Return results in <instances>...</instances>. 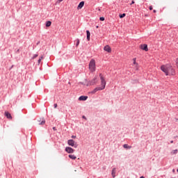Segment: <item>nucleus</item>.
Listing matches in <instances>:
<instances>
[{
  "label": "nucleus",
  "instance_id": "nucleus-20",
  "mask_svg": "<svg viewBox=\"0 0 178 178\" xmlns=\"http://www.w3.org/2000/svg\"><path fill=\"white\" fill-rule=\"evenodd\" d=\"M125 16H126V14H124V13L120 15V19H123V17H124Z\"/></svg>",
  "mask_w": 178,
  "mask_h": 178
},
{
  "label": "nucleus",
  "instance_id": "nucleus-23",
  "mask_svg": "<svg viewBox=\"0 0 178 178\" xmlns=\"http://www.w3.org/2000/svg\"><path fill=\"white\" fill-rule=\"evenodd\" d=\"M99 20H101V22H104V20H105V18L104 17H101L99 18Z\"/></svg>",
  "mask_w": 178,
  "mask_h": 178
},
{
  "label": "nucleus",
  "instance_id": "nucleus-28",
  "mask_svg": "<svg viewBox=\"0 0 178 178\" xmlns=\"http://www.w3.org/2000/svg\"><path fill=\"white\" fill-rule=\"evenodd\" d=\"M54 108H58V104H54Z\"/></svg>",
  "mask_w": 178,
  "mask_h": 178
},
{
  "label": "nucleus",
  "instance_id": "nucleus-18",
  "mask_svg": "<svg viewBox=\"0 0 178 178\" xmlns=\"http://www.w3.org/2000/svg\"><path fill=\"white\" fill-rule=\"evenodd\" d=\"M176 154H177V149H175L171 152V155H176Z\"/></svg>",
  "mask_w": 178,
  "mask_h": 178
},
{
  "label": "nucleus",
  "instance_id": "nucleus-17",
  "mask_svg": "<svg viewBox=\"0 0 178 178\" xmlns=\"http://www.w3.org/2000/svg\"><path fill=\"white\" fill-rule=\"evenodd\" d=\"M51 24H52V22L51 21H47L46 22V27H51Z\"/></svg>",
  "mask_w": 178,
  "mask_h": 178
},
{
  "label": "nucleus",
  "instance_id": "nucleus-5",
  "mask_svg": "<svg viewBox=\"0 0 178 178\" xmlns=\"http://www.w3.org/2000/svg\"><path fill=\"white\" fill-rule=\"evenodd\" d=\"M68 145H70L71 147H74V148H77V143L74 142V140L70 139L67 141Z\"/></svg>",
  "mask_w": 178,
  "mask_h": 178
},
{
  "label": "nucleus",
  "instance_id": "nucleus-30",
  "mask_svg": "<svg viewBox=\"0 0 178 178\" xmlns=\"http://www.w3.org/2000/svg\"><path fill=\"white\" fill-rule=\"evenodd\" d=\"M134 1H132V2H131V5H133V4H134Z\"/></svg>",
  "mask_w": 178,
  "mask_h": 178
},
{
  "label": "nucleus",
  "instance_id": "nucleus-26",
  "mask_svg": "<svg viewBox=\"0 0 178 178\" xmlns=\"http://www.w3.org/2000/svg\"><path fill=\"white\" fill-rule=\"evenodd\" d=\"M38 65H40V63H41V59H38Z\"/></svg>",
  "mask_w": 178,
  "mask_h": 178
},
{
  "label": "nucleus",
  "instance_id": "nucleus-8",
  "mask_svg": "<svg viewBox=\"0 0 178 178\" xmlns=\"http://www.w3.org/2000/svg\"><path fill=\"white\" fill-rule=\"evenodd\" d=\"M4 115H5V116L7 118V119H10V120H12V115L10 114L9 112L6 111V112L4 113Z\"/></svg>",
  "mask_w": 178,
  "mask_h": 178
},
{
  "label": "nucleus",
  "instance_id": "nucleus-36",
  "mask_svg": "<svg viewBox=\"0 0 178 178\" xmlns=\"http://www.w3.org/2000/svg\"><path fill=\"white\" fill-rule=\"evenodd\" d=\"M83 118H85L86 117L83 116Z\"/></svg>",
  "mask_w": 178,
  "mask_h": 178
},
{
  "label": "nucleus",
  "instance_id": "nucleus-9",
  "mask_svg": "<svg viewBox=\"0 0 178 178\" xmlns=\"http://www.w3.org/2000/svg\"><path fill=\"white\" fill-rule=\"evenodd\" d=\"M104 51L106 52H112V49H111V47L109 45H106L104 47Z\"/></svg>",
  "mask_w": 178,
  "mask_h": 178
},
{
  "label": "nucleus",
  "instance_id": "nucleus-1",
  "mask_svg": "<svg viewBox=\"0 0 178 178\" xmlns=\"http://www.w3.org/2000/svg\"><path fill=\"white\" fill-rule=\"evenodd\" d=\"M161 70L165 73V76H175L176 74V71L170 64L161 65Z\"/></svg>",
  "mask_w": 178,
  "mask_h": 178
},
{
  "label": "nucleus",
  "instance_id": "nucleus-29",
  "mask_svg": "<svg viewBox=\"0 0 178 178\" xmlns=\"http://www.w3.org/2000/svg\"><path fill=\"white\" fill-rule=\"evenodd\" d=\"M149 10H152V6H149Z\"/></svg>",
  "mask_w": 178,
  "mask_h": 178
},
{
  "label": "nucleus",
  "instance_id": "nucleus-21",
  "mask_svg": "<svg viewBox=\"0 0 178 178\" xmlns=\"http://www.w3.org/2000/svg\"><path fill=\"white\" fill-rule=\"evenodd\" d=\"M79 44H80V40L77 39L76 40V46L79 47Z\"/></svg>",
  "mask_w": 178,
  "mask_h": 178
},
{
  "label": "nucleus",
  "instance_id": "nucleus-2",
  "mask_svg": "<svg viewBox=\"0 0 178 178\" xmlns=\"http://www.w3.org/2000/svg\"><path fill=\"white\" fill-rule=\"evenodd\" d=\"M99 77L102 86L95 88L92 92H90V94H95L97 91L105 90V87L106 86V81H105V78L104 77V76H102V74H99Z\"/></svg>",
  "mask_w": 178,
  "mask_h": 178
},
{
  "label": "nucleus",
  "instance_id": "nucleus-15",
  "mask_svg": "<svg viewBox=\"0 0 178 178\" xmlns=\"http://www.w3.org/2000/svg\"><path fill=\"white\" fill-rule=\"evenodd\" d=\"M123 147H124V148H125L126 149H131V146H129V145H127V144H124V145H123Z\"/></svg>",
  "mask_w": 178,
  "mask_h": 178
},
{
  "label": "nucleus",
  "instance_id": "nucleus-13",
  "mask_svg": "<svg viewBox=\"0 0 178 178\" xmlns=\"http://www.w3.org/2000/svg\"><path fill=\"white\" fill-rule=\"evenodd\" d=\"M86 34H87V40L88 41H90V36L91 35V33H90V31H86Z\"/></svg>",
  "mask_w": 178,
  "mask_h": 178
},
{
  "label": "nucleus",
  "instance_id": "nucleus-12",
  "mask_svg": "<svg viewBox=\"0 0 178 178\" xmlns=\"http://www.w3.org/2000/svg\"><path fill=\"white\" fill-rule=\"evenodd\" d=\"M84 6V1H81L79 3L77 9H81Z\"/></svg>",
  "mask_w": 178,
  "mask_h": 178
},
{
  "label": "nucleus",
  "instance_id": "nucleus-10",
  "mask_svg": "<svg viewBox=\"0 0 178 178\" xmlns=\"http://www.w3.org/2000/svg\"><path fill=\"white\" fill-rule=\"evenodd\" d=\"M88 98V97L87 96H81L79 98V101H87V99Z\"/></svg>",
  "mask_w": 178,
  "mask_h": 178
},
{
  "label": "nucleus",
  "instance_id": "nucleus-7",
  "mask_svg": "<svg viewBox=\"0 0 178 178\" xmlns=\"http://www.w3.org/2000/svg\"><path fill=\"white\" fill-rule=\"evenodd\" d=\"M140 48L141 49H143V51H145L146 52L148 51V45H147L146 44H141Z\"/></svg>",
  "mask_w": 178,
  "mask_h": 178
},
{
  "label": "nucleus",
  "instance_id": "nucleus-6",
  "mask_svg": "<svg viewBox=\"0 0 178 178\" xmlns=\"http://www.w3.org/2000/svg\"><path fill=\"white\" fill-rule=\"evenodd\" d=\"M65 151L67 154H73V152H74V149L70 147H65Z\"/></svg>",
  "mask_w": 178,
  "mask_h": 178
},
{
  "label": "nucleus",
  "instance_id": "nucleus-22",
  "mask_svg": "<svg viewBox=\"0 0 178 178\" xmlns=\"http://www.w3.org/2000/svg\"><path fill=\"white\" fill-rule=\"evenodd\" d=\"M38 57V54H34L32 59H35V58Z\"/></svg>",
  "mask_w": 178,
  "mask_h": 178
},
{
  "label": "nucleus",
  "instance_id": "nucleus-33",
  "mask_svg": "<svg viewBox=\"0 0 178 178\" xmlns=\"http://www.w3.org/2000/svg\"><path fill=\"white\" fill-rule=\"evenodd\" d=\"M53 130L56 131V127H53Z\"/></svg>",
  "mask_w": 178,
  "mask_h": 178
},
{
  "label": "nucleus",
  "instance_id": "nucleus-14",
  "mask_svg": "<svg viewBox=\"0 0 178 178\" xmlns=\"http://www.w3.org/2000/svg\"><path fill=\"white\" fill-rule=\"evenodd\" d=\"M136 58H133L134 65H136V69H138V63H137V62H136Z\"/></svg>",
  "mask_w": 178,
  "mask_h": 178
},
{
  "label": "nucleus",
  "instance_id": "nucleus-31",
  "mask_svg": "<svg viewBox=\"0 0 178 178\" xmlns=\"http://www.w3.org/2000/svg\"><path fill=\"white\" fill-rule=\"evenodd\" d=\"M72 138H76V136H72Z\"/></svg>",
  "mask_w": 178,
  "mask_h": 178
},
{
  "label": "nucleus",
  "instance_id": "nucleus-3",
  "mask_svg": "<svg viewBox=\"0 0 178 178\" xmlns=\"http://www.w3.org/2000/svg\"><path fill=\"white\" fill-rule=\"evenodd\" d=\"M89 70L91 73H94L96 70L95 60L91 59L89 63Z\"/></svg>",
  "mask_w": 178,
  "mask_h": 178
},
{
  "label": "nucleus",
  "instance_id": "nucleus-27",
  "mask_svg": "<svg viewBox=\"0 0 178 178\" xmlns=\"http://www.w3.org/2000/svg\"><path fill=\"white\" fill-rule=\"evenodd\" d=\"M176 65H177V69H178V58H177V60H176Z\"/></svg>",
  "mask_w": 178,
  "mask_h": 178
},
{
  "label": "nucleus",
  "instance_id": "nucleus-16",
  "mask_svg": "<svg viewBox=\"0 0 178 178\" xmlns=\"http://www.w3.org/2000/svg\"><path fill=\"white\" fill-rule=\"evenodd\" d=\"M69 158H70V159H76V156L74 154H70L69 155Z\"/></svg>",
  "mask_w": 178,
  "mask_h": 178
},
{
  "label": "nucleus",
  "instance_id": "nucleus-24",
  "mask_svg": "<svg viewBox=\"0 0 178 178\" xmlns=\"http://www.w3.org/2000/svg\"><path fill=\"white\" fill-rule=\"evenodd\" d=\"M63 0H57L56 3H60Z\"/></svg>",
  "mask_w": 178,
  "mask_h": 178
},
{
  "label": "nucleus",
  "instance_id": "nucleus-34",
  "mask_svg": "<svg viewBox=\"0 0 178 178\" xmlns=\"http://www.w3.org/2000/svg\"><path fill=\"white\" fill-rule=\"evenodd\" d=\"M170 143H171V144H173V140H171Z\"/></svg>",
  "mask_w": 178,
  "mask_h": 178
},
{
  "label": "nucleus",
  "instance_id": "nucleus-32",
  "mask_svg": "<svg viewBox=\"0 0 178 178\" xmlns=\"http://www.w3.org/2000/svg\"><path fill=\"white\" fill-rule=\"evenodd\" d=\"M153 12H154V13H156V10H154Z\"/></svg>",
  "mask_w": 178,
  "mask_h": 178
},
{
  "label": "nucleus",
  "instance_id": "nucleus-35",
  "mask_svg": "<svg viewBox=\"0 0 178 178\" xmlns=\"http://www.w3.org/2000/svg\"><path fill=\"white\" fill-rule=\"evenodd\" d=\"M99 26H96V29H99Z\"/></svg>",
  "mask_w": 178,
  "mask_h": 178
},
{
  "label": "nucleus",
  "instance_id": "nucleus-25",
  "mask_svg": "<svg viewBox=\"0 0 178 178\" xmlns=\"http://www.w3.org/2000/svg\"><path fill=\"white\" fill-rule=\"evenodd\" d=\"M39 59H40V60H43L44 59V56H41Z\"/></svg>",
  "mask_w": 178,
  "mask_h": 178
},
{
  "label": "nucleus",
  "instance_id": "nucleus-11",
  "mask_svg": "<svg viewBox=\"0 0 178 178\" xmlns=\"http://www.w3.org/2000/svg\"><path fill=\"white\" fill-rule=\"evenodd\" d=\"M111 175L113 178L116 177V168H113Z\"/></svg>",
  "mask_w": 178,
  "mask_h": 178
},
{
  "label": "nucleus",
  "instance_id": "nucleus-19",
  "mask_svg": "<svg viewBox=\"0 0 178 178\" xmlns=\"http://www.w3.org/2000/svg\"><path fill=\"white\" fill-rule=\"evenodd\" d=\"M38 124H44L45 123V120H42L41 122L38 121Z\"/></svg>",
  "mask_w": 178,
  "mask_h": 178
},
{
  "label": "nucleus",
  "instance_id": "nucleus-4",
  "mask_svg": "<svg viewBox=\"0 0 178 178\" xmlns=\"http://www.w3.org/2000/svg\"><path fill=\"white\" fill-rule=\"evenodd\" d=\"M98 83V76H95V79H92L86 84L87 86H94Z\"/></svg>",
  "mask_w": 178,
  "mask_h": 178
}]
</instances>
